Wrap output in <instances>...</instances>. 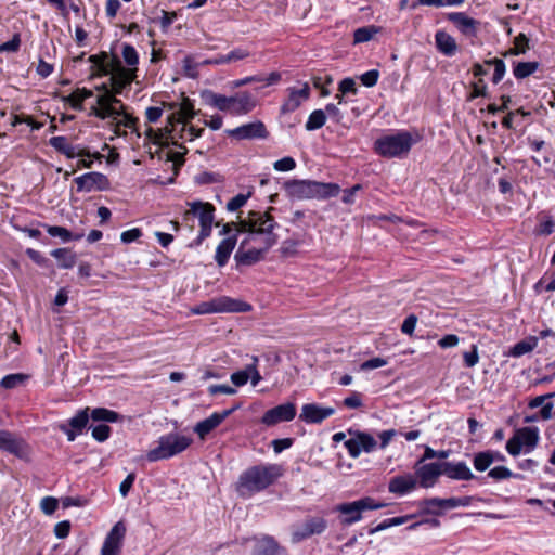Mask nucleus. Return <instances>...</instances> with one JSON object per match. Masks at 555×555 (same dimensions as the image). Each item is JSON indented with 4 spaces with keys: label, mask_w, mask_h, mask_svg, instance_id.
Here are the masks:
<instances>
[{
    "label": "nucleus",
    "mask_w": 555,
    "mask_h": 555,
    "mask_svg": "<svg viewBox=\"0 0 555 555\" xmlns=\"http://www.w3.org/2000/svg\"><path fill=\"white\" fill-rule=\"evenodd\" d=\"M75 183L79 192H91L93 190H106L108 188V179L105 175L96 171L87 172L75 178Z\"/></svg>",
    "instance_id": "obj_20"
},
{
    "label": "nucleus",
    "mask_w": 555,
    "mask_h": 555,
    "mask_svg": "<svg viewBox=\"0 0 555 555\" xmlns=\"http://www.w3.org/2000/svg\"><path fill=\"white\" fill-rule=\"evenodd\" d=\"M378 78L379 72L377 69L367 70L360 76L361 82L369 88L374 87L377 83Z\"/></svg>",
    "instance_id": "obj_52"
},
{
    "label": "nucleus",
    "mask_w": 555,
    "mask_h": 555,
    "mask_svg": "<svg viewBox=\"0 0 555 555\" xmlns=\"http://www.w3.org/2000/svg\"><path fill=\"white\" fill-rule=\"evenodd\" d=\"M236 242H237L236 235H232V236L223 238L218 244V246L216 248V254H215V261L217 262V264L220 268L224 267L228 263L230 256L236 246Z\"/></svg>",
    "instance_id": "obj_29"
},
{
    "label": "nucleus",
    "mask_w": 555,
    "mask_h": 555,
    "mask_svg": "<svg viewBox=\"0 0 555 555\" xmlns=\"http://www.w3.org/2000/svg\"><path fill=\"white\" fill-rule=\"evenodd\" d=\"M474 500V496L449 499L431 498L420 501L418 506L422 508V513L424 514L440 515L441 513L438 512L437 508L452 509L461 506L465 507L469 506Z\"/></svg>",
    "instance_id": "obj_13"
},
{
    "label": "nucleus",
    "mask_w": 555,
    "mask_h": 555,
    "mask_svg": "<svg viewBox=\"0 0 555 555\" xmlns=\"http://www.w3.org/2000/svg\"><path fill=\"white\" fill-rule=\"evenodd\" d=\"M417 479L414 475H399L391 478L388 485V490L390 493L404 495L413 491L417 487Z\"/></svg>",
    "instance_id": "obj_26"
},
{
    "label": "nucleus",
    "mask_w": 555,
    "mask_h": 555,
    "mask_svg": "<svg viewBox=\"0 0 555 555\" xmlns=\"http://www.w3.org/2000/svg\"><path fill=\"white\" fill-rule=\"evenodd\" d=\"M284 189L287 195L295 199H326L337 196L340 192L337 183L297 179L285 182Z\"/></svg>",
    "instance_id": "obj_4"
},
{
    "label": "nucleus",
    "mask_w": 555,
    "mask_h": 555,
    "mask_svg": "<svg viewBox=\"0 0 555 555\" xmlns=\"http://www.w3.org/2000/svg\"><path fill=\"white\" fill-rule=\"evenodd\" d=\"M230 378H231V382L236 387L244 386L249 379V373H248L247 366L242 371H237V372H234L233 374H231Z\"/></svg>",
    "instance_id": "obj_56"
},
{
    "label": "nucleus",
    "mask_w": 555,
    "mask_h": 555,
    "mask_svg": "<svg viewBox=\"0 0 555 555\" xmlns=\"http://www.w3.org/2000/svg\"><path fill=\"white\" fill-rule=\"evenodd\" d=\"M474 468L477 472H485L492 465V457L490 452L482 451L474 455L473 459Z\"/></svg>",
    "instance_id": "obj_41"
},
{
    "label": "nucleus",
    "mask_w": 555,
    "mask_h": 555,
    "mask_svg": "<svg viewBox=\"0 0 555 555\" xmlns=\"http://www.w3.org/2000/svg\"><path fill=\"white\" fill-rule=\"evenodd\" d=\"M188 205L190 206V210L185 214V217L189 214H192L193 216L197 217L199 225L214 224L215 207L212 204L195 201L189 203Z\"/></svg>",
    "instance_id": "obj_24"
},
{
    "label": "nucleus",
    "mask_w": 555,
    "mask_h": 555,
    "mask_svg": "<svg viewBox=\"0 0 555 555\" xmlns=\"http://www.w3.org/2000/svg\"><path fill=\"white\" fill-rule=\"evenodd\" d=\"M49 144L57 152L64 154L67 158L90 156V153L85 149H78L72 145L66 137L57 135L49 140Z\"/></svg>",
    "instance_id": "obj_25"
},
{
    "label": "nucleus",
    "mask_w": 555,
    "mask_h": 555,
    "mask_svg": "<svg viewBox=\"0 0 555 555\" xmlns=\"http://www.w3.org/2000/svg\"><path fill=\"white\" fill-rule=\"evenodd\" d=\"M491 70L493 69L492 81L493 83H498L502 80L505 74V64L500 59L490 60Z\"/></svg>",
    "instance_id": "obj_45"
},
{
    "label": "nucleus",
    "mask_w": 555,
    "mask_h": 555,
    "mask_svg": "<svg viewBox=\"0 0 555 555\" xmlns=\"http://www.w3.org/2000/svg\"><path fill=\"white\" fill-rule=\"evenodd\" d=\"M326 529V520L323 517H310L301 524L293 527L292 541L298 543L314 534H321Z\"/></svg>",
    "instance_id": "obj_14"
},
{
    "label": "nucleus",
    "mask_w": 555,
    "mask_h": 555,
    "mask_svg": "<svg viewBox=\"0 0 555 555\" xmlns=\"http://www.w3.org/2000/svg\"><path fill=\"white\" fill-rule=\"evenodd\" d=\"M386 364H387V360H385L384 358L376 357V358H372L370 360L364 361L361 364V370L362 371L374 370V369L382 367Z\"/></svg>",
    "instance_id": "obj_61"
},
{
    "label": "nucleus",
    "mask_w": 555,
    "mask_h": 555,
    "mask_svg": "<svg viewBox=\"0 0 555 555\" xmlns=\"http://www.w3.org/2000/svg\"><path fill=\"white\" fill-rule=\"evenodd\" d=\"M100 92L96 95L95 103L90 107V115L99 119L116 120L124 113V103L115 96L114 92H108V86L102 83L96 87Z\"/></svg>",
    "instance_id": "obj_8"
},
{
    "label": "nucleus",
    "mask_w": 555,
    "mask_h": 555,
    "mask_svg": "<svg viewBox=\"0 0 555 555\" xmlns=\"http://www.w3.org/2000/svg\"><path fill=\"white\" fill-rule=\"evenodd\" d=\"M376 33L375 29L371 28V27H361V28H358L356 31H354V35H353V40L356 43H362V42H366L369 40L372 39L373 35Z\"/></svg>",
    "instance_id": "obj_49"
},
{
    "label": "nucleus",
    "mask_w": 555,
    "mask_h": 555,
    "mask_svg": "<svg viewBox=\"0 0 555 555\" xmlns=\"http://www.w3.org/2000/svg\"><path fill=\"white\" fill-rule=\"evenodd\" d=\"M283 475L278 464H260L243 472L236 482V491L242 498H250L273 485Z\"/></svg>",
    "instance_id": "obj_3"
},
{
    "label": "nucleus",
    "mask_w": 555,
    "mask_h": 555,
    "mask_svg": "<svg viewBox=\"0 0 555 555\" xmlns=\"http://www.w3.org/2000/svg\"><path fill=\"white\" fill-rule=\"evenodd\" d=\"M47 232L53 237H60L63 242L79 241L82 234H72L66 228L60 225H46Z\"/></svg>",
    "instance_id": "obj_39"
},
{
    "label": "nucleus",
    "mask_w": 555,
    "mask_h": 555,
    "mask_svg": "<svg viewBox=\"0 0 555 555\" xmlns=\"http://www.w3.org/2000/svg\"><path fill=\"white\" fill-rule=\"evenodd\" d=\"M437 49L447 56H452L457 50L454 38L446 31L439 30L435 35Z\"/></svg>",
    "instance_id": "obj_32"
},
{
    "label": "nucleus",
    "mask_w": 555,
    "mask_h": 555,
    "mask_svg": "<svg viewBox=\"0 0 555 555\" xmlns=\"http://www.w3.org/2000/svg\"><path fill=\"white\" fill-rule=\"evenodd\" d=\"M463 358H464V363L467 367L475 366L479 361L477 346L473 345L472 350L464 352Z\"/></svg>",
    "instance_id": "obj_64"
},
{
    "label": "nucleus",
    "mask_w": 555,
    "mask_h": 555,
    "mask_svg": "<svg viewBox=\"0 0 555 555\" xmlns=\"http://www.w3.org/2000/svg\"><path fill=\"white\" fill-rule=\"evenodd\" d=\"M442 475L453 480H472L475 475L465 462H442Z\"/></svg>",
    "instance_id": "obj_27"
},
{
    "label": "nucleus",
    "mask_w": 555,
    "mask_h": 555,
    "mask_svg": "<svg viewBox=\"0 0 555 555\" xmlns=\"http://www.w3.org/2000/svg\"><path fill=\"white\" fill-rule=\"evenodd\" d=\"M179 125V131H177L176 125H171L170 132H175V134L171 135L173 144H176L177 139L193 141L194 139L199 138L204 132V128H196L195 126L190 125V122H182Z\"/></svg>",
    "instance_id": "obj_30"
},
{
    "label": "nucleus",
    "mask_w": 555,
    "mask_h": 555,
    "mask_svg": "<svg viewBox=\"0 0 555 555\" xmlns=\"http://www.w3.org/2000/svg\"><path fill=\"white\" fill-rule=\"evenodd\" d=\"M488 476L495 481L508 479L513 473L505 466H495L489 470Z\"/></svg>",
    "instance_id": "obj_47"
},
{
    "label": "nucleus",
    "mask_w": 555,
    "mask_h": 555,
    "mask_svg": "<svg viewBox=\"0 0 555 555\" xmlns=\"http://www.w3.org/2000/svg\"><path fill=\"white\" fill-rule=\"evenodd\" d=\"M470 87H472V92L468 95V100H474L476 98H486V96H488L487 85H486V82L483 81L482 78H479L478 80L473 81L470 83Z\"/></svg>",
    "instance_id": "obj_44"
},
{
    "label": "nucleus",
    "mask_w": 555,
    "mask_h": 555,
    "mask_svg": "<svg viewBox=\"0 0 555 555\" xmlns=\"http://www.w3.org/2000/svg\"><path fill=\"white\" fill-rule=\"evenodd\" d=\"M88 61L96 68L99 76L109 75L108 92H114L115 96L121 94L137 77L138 68H125L117 56L106 52L90 55Z\"/></svg>",
    "instance_id": "obj_2"
},
{
    "label": "nucleus",
    "mask_w": 555,
    "mask_h": 555,
    "mask_svg": "<svg viewBox=\"0 0 555 555\" xmlns=\"http://www.w3.org/2000/svg\"><path fill=\"white\" fill-rule=\"evenodd\" d=\"M297 247H298V241H295L293 238L285 240L280 247V251H281L282 256L291 257L297 253Z\"/></svg>",
    "instance_id": "obj_54"
},
{
    "label": "nucleus",
    "mask_w": 555,
    "mask_h": 555,
    "mask_svg": "<svg viewBox=\"0 0 555 555\" xmlns=\"http://www.w3.org/2000/svg\"><path fill=\"white\" fill-rule=\"evenodd\" d=\"M20 35L15 34L11 40L0 44V52H16L20 49Z\"/></svg>",
    "instance_id": "obj_57"
},
{
    "label": "nucleus",
    "mask_w": 555,
    "mask_h": 555,
    "mask_svg": "<svg viewBox=\"0 0 555 555\" xmlns=\"http://www.w3.org/2000/svg\"><path fill=\"white\" fill-rule=\"evenodd\" d=\"M296 416V405L292 402L274 406L261 417V423L268 427L274 426L282 422H291Z\"/></svg>",
    "instance_id": "obj_15"
},
{
    "label": "nucleus",
    "mask_w": 555,
    "mask_h": 555,
    "mask_svg": "<svg viewBox=\"0 0 555 555\" xmlns=\"http://www.w3.org/2000/svg\"><path fill=\"white\" fill-rule=\"evenodd\" d=\"M413 144L411 134L406 131H399L395 134L384 135L374 143L375 151L383 157H401L409 153Z\"/></svg>",
    "instance_id": "obj_9"
},
{
    "label": "nucleus",
    "mask_w": 555,
    "mask_h": 555,
    "mask_svg": "<svg viewBox=\"0 0 555 555\" xmlns=\"http://www.w3.org/2000/svg\"><path fill=\"white\" fill-rule=\"evenodd\" d=\"M250 309L251 306L247 302L233 299L228 296H221L209 301L202 302L194 309V313L247 312Z\"/></svg>",
    "instance_id": "obj_10"
},
{
    "label": "nucleus",
    "mask_w": 555,
    "mask_h": 555,
    "mask_svg": "<svg viewBox=\"0 0 555 555\" xmlns=\"http://www.w3.org/2000/svg\"><path fill=\"white\" fill-rule=\"evenodd\" d=\"M91 434L96 441L104 442L111 435V427L105 424H100L92 427Z\"/></svg>",
    "instance_id": "obj_46"
},
{
    "label": "nucleus",
    "mask_w": 555,
    "mask_h": 555,
    "mask_svg": "<svg viewBox=\"0 0 555 555\" xmlns=\"http://www.w3.org/2000/svg\"><path fill=\"white\" fill-rule=\"evenodd\" d=\"M204 99L208 105L234 116L246 115L256 106L255 99L246 91L237 92L232 96L209 91L204 94Z\"/></svg>",
    "instance_id": "obj_5"
},
{
    "label": "nucleus",
    "mask_w": 555,
    "mask_h": 555,
    "mask_svg": "<svg viewBox=\"0 0 555 555\" xmlns=\"http://www.w3.org/2000/svg\"><path fill=\"white\" fill-rule=\"evenodd\" d=\"M473 75L476 78H482L487 76L491 72V63L490 60L486 61L483 64L476 63L472 68Z\"/></svg>",
    "instance_id": "obj_60"
},
{
    "label": "nucleus",
    "mask_w": 555,
    "mask_h": 555,
    "mask_svg": "<svg viewBox=\"0 0 555 555\" xmlns=\"http://www.w3.org/2000/svg\"><path fill=\"white\" fill-rule=\"evenodd\" d=\"M237 406H233L231 409L223 410L221 412H215L207 418L198 422L194 426V433L204 440L208 434H210L214 429H216L225 418H228Z\"/></svg>",
    "instance_id": "obj_19"
},
{
    "label": "nucleus",
    "mask_w": 555,
    "mask_h": 555,
    "mask_svg": "<svg viewBox=\"0 0 555 555\" xmlns=\"http://www.w3.org/2000/svg\"><path fill=\"white\" fill-rule=\"evenodd\" d=\"M93 96V92L86 88H77L69 95L64 96L63 101L69 103L72 108L82 111V103L85 100Z\"/></svg>",
    "instance_id": "obj_33"
},
{
    "label": "nucleus",
    "mask_w": 555,
    "mask_h": 555,
    "mask_svg": "<svg viewBox=\"0 0 555 555\" xmlns=\"http://www.w3.org/2000/svg\"><path fill=\"white\" fill-rule=\"evenodd\" d=\"M296 167V162L291 156H285L273 164V168L276 171H291Z\"/></svg>",
    "instance_id": "obj_51"
},
{
    "label": "nucleus",
    "mask_w": 555,
    "mask_h": 555,
    "mask_svg": "<svg viewBox=\"0 0 555 555\" xmlns=\"http://www.w3.org/2000/svg\"><path fill=\"white\" fill-rule=\"evenodd\" d=\"M334 413V408L321 406L317 403H307L302 405L299 418L307 424H320Z\"/></svg>",
    "instance_id": "obj_21"
},
{
    "label": "nucleus",
    "mask_w": 555,
    "mask_h": 555,
    "mask_svg": "<svg viewBox=\"0 0 555 555\" xmlns=\"http://www.w3.org/2000/svg\"><path fill=\"white\" fill-rule=\"evenodd\" d=\"M506 450L512 455L520 453V429H515L513 437L506 443Z\"/></svg>",
    "instance_id": "obj_50"
},
{
    "label": "nucleus",
    "mask_w": 555,
    "mask_h": 555,
    "mask_svg": "<svg viewBox=\"0 0 555 555\" xmlns=\"http://www.w3.org/2000/svg\"><path fill=\"white\" fill-rule=\"evenodd\" d=\"M442 462L416 464L415 478L422 488H431L442 475Z\"/></svg>",
    "instance_id": "obj_17"
},
{
    "label": "nucleus",
    "mask_w": 555,
    "mask_h": 555,
    "mask_svg": "<svg viewBox=\"0 0 555 555\" xmlns=\"http://www.w3.org/2000/svg\"><path fill=\"white\" fill-rule=\"evenodd\" d=\"M528 143L530 144L531 149L534 152L540 153L538 156H532V159L541 166L543 163L547 164L550 162L548 157V150L545 149V142L540 139H531L530 137L527 138Z\"/></svg>",
    "instance_id": "obj_35"
},
{
    "label": "nucleus",
    "mask_w": 555,
    "mask_h": 555,
    "mask_svg": "<svg viewBox=\"0 0 555 555\" xmlns=\"http://www.w3.org/2000/svg\"><path fill=\"white\" fill-rule=\"evenodd\" d=\"M448 20L454 24L457 30L466 37L477 35L479 22L464 12H452L448 14Z\"/></svg>",
    "instance_id": "obj_23"
},
{
    "label": "nucleus",
    "mask_w": 555,
    "mask_h": 555,
    "mask_svg": "<svg viewBox=\"0 0 555 555\" xmlns=\"http://www.w3.org/2000/svg\"><path fill=\"white\" fill-rule=\"evenodd\" d=\"M90 417L95 422L115 423L119 420V414L105 408H96L89 415V409L86 408L73 416L67 424H61L60 430L67 436L68 441H74L78 435L82 434Z\"/></svg>",
    "instance_id": "obj_6"
},
{
    "label": "nucleus",
    "mask_w": 555,
    "mask_h": 555,
    "mask_svg": "<svg viewBox=\"0 0 555 555\" xmlns=\"http://www.w3.org/2000/svg\"><path fill=\"white\" fill-rule=\"evenodd\" d=\"M326 121V114L323 109L313 111L305 125L308 131H313L322 128Z\"/></svg>",
    "instance_id": "obj_40"
},
{
    "label": "nucleus",
    "mask_w": 555,
    "mask_h": 555,
    "mask_svg": "<svg viewBox=\"0 0 555 555\" xmlns=\"http://www.w3.org/2000/svg\"><path fill=\"white\" fill-rule=\"evenodd\" d=\"M171 128L169 129L168 127H166L164 129V131L162 129H153V128H147L146 129V135L151 139H153L155 142L157 143H162L163 142V139L165 140H168V137H165V133H169L170 137L172 134H175V132H170Z\"/></svg>",
    "instance_id": "obj_53"
},
{
    "label": "nucleus",
    "mask_w": 555,
    "mask_h": 555,
    "mask_svg": "<svg viewBox=\"0 0 555 555\" xmlns=\"http://www.w3.org/2000/svg\"><path fill=\"white\" fill-rule=\"evenodd\" d=\"M416 323H417V317L415 314L408 315L401 325V332L403 334L411 336L415 330Z\"/></svg>",
    "instance_id": "obj_59"
},
{
    "label": "nucleus",
    "mask_w": 555,
    "mask_h": 555,
    "mask_svg": "<svg viewBox=\"0 0 555 555\" xmlns=\"http://www.w3.org/2000/svg\"><path fill=\"white\" fill-rule=\"evenodd\" d=\"M349 435L350 438L344 444L352 459L359 457L361 452L371 453L377 447V441L369 433L349 430Z\"/></svg>",
    "instance_id": "obj_12"
},
{
    "label": "nucleus",
    "mask_w": 555,
    "mask_h": 555,
    "mask_svg": "<svg viewBox=\"0 0 555 555\" xmlns=\"http://www.w3.org/2000/svg\"><path fill=\"white\" fill-rule=\"evenodd\" d=\"M126 534V526L122 521L116 522L107 533L102 548L101 555H119L121 552L122 541Z\"/></svg>",
    "instance_id": "obj_16"
},
{
    "label": "nucleus",
    "mask_w": 555,
    "mask_h": 555,
    "mask_svg": "<svg viewBox=\"0 0 555 555\" xmlns=\"http://www.w3.org/2000/svg\"><path fill=\"white\" fill-rule=\"evenodd\" d=\"M539 441V430L537 427H522V452L527 453L533 449Z\"/></svg>",
    "instance_id": "obj_37"
},
{
    "label": "nucleus",
    "mask_w": 555,
    "mask_h": 555,
    "mask_svg": "<svg viewBox=\"0 0 555 555\" xmlns=\"http://www.w3.org/2000/svg\"><path fill=\"white\" fill-rule=\"evenodd\" d=\"M249 197L250 193L235 195L228 202L227 209L229 211H236L246 204Z\"/></svg>",
    "instance_id": "obj_48"
},
{
    "label": "nucleus",
    "mask_w": 555,
    "mask_h": 555,
    "mask_svg": "<svg viewBox=\"0 0 555 555\" xmlns=\"http://www.w3.org/2000/svg\"><path fill=\"white\" fill-rule=\"evenodd\" d=\"M362 396L353 391L349 397L344 399V405L349 409H358L362 406Z\"/></svg>",
    "instance_id": "obj_63"
},
{
    "label": "nucleus",
    "mask_w": 555,
    "mask_h": 555,
    "mask_svg": "<svg viewBox=\"0 0 555 555\" xmlns=\"http://www.w3.org/2000/svg\"><path fill=\"white\" fill-rule=\"evenodd\" d=\"M257 555H285V551L281 548L271 537H263L257 542Z\"/></svg>",
    "instance_id": "obj_34"
},
{
    "label": "nucleus",
    "mask_w": 555,
    "mask_h": 555,
    "mask_svg": "<svg viewBox=\"0 0 555 555\" xmlns=\"http://www.w3.org/2000/svg\"><path fill=\"white\" fill-rule=\"evenodd\" d=\"M122 57L125 63L129 66L128 68H137L139 63V55L137 50L131 44H124Z\"/></svg>",
    "instance_id": "obj_42"
},
{
    "label": "nucleus",
    "mask_w": 555,
    "mask_h": 555,
    "mask_svg": "<svg viewBox=\"0 0 555 555\" xmlns=\"http://www.w3.org/2000/svg\"><path fill=\"white\" fill-rule=\"evenodd\" d=\"M192 438L178 433L163 435L157 440V446L146 453L149 462H157L171 459L192 444Z\"/></svg>",
    "instance_id": "obj_7"
},
{
    "label": "nucleus",
    "mask_w": 555,
    "mask_h": 555,
    "mask_svg": "<svg viewBox=\"0 0 555 555\" xmlns=\"http://www.w3.org/2000/svg\"><path fill=\"white\" fill-rule=\"evenodd\" d=\"M196 112L194 109V105L190 99H183L180 104L179 109L173 113L169 118V124L175 125L173 120H177V124L190 122L191 119L194 118Z\"/></svg>",
    "instance_id": "obj_31"
},
{
    "label": "nucleus",
    "mask_w": 555,
    "mask_h": 555,
    "mask_svg": "<svg viewBox=\"0 0 555 555\" xmlns=\"http://www.w3.org/2000/svg\"><path fill=\"white\" fill-rule=\"evenodd\" d=\"M338 91L343 94L357 93L356 82L352 78H344L339 82Z\"/></svg>",
    "instance_id": "obj_62"
},
{
    "label": "nucleus",
    "mask_w": 555,
    "mask_h": 555,
    "mask_svg": "<svg viewBox=\"0 0 555 555\" xmlns=\"http://www.w3.org/2000/svg\"><path fill=\"white\" fill-rule=\"evenodd\" d=\"M225 133L236 140L266 139L268 137V131L261 121L244 124L227 130Z\"/></svg>",
    "instance_id": "obj_18"
},
{
    "label": "nucleus",
    "mask_w": 555,
    "mask_h": 555,
    "mask_svg": "<svg viewBox=\"0 0 555 555\" xmlns=\"http://www.w3.org/2000/svg\"><path fill=\"white\" fill-rule=\"evenodd\" d=\"M0 450L23 459L28 453V446L22 439L8 430H0Z\"/></svg>",
    "instance_id": "obj_22"
},
{
    "label": "nucleus",
    "mask_w": 555,
    "mask_h": 555,
    "mask_svg": "<svg viewBox=\"0 0 555 555\" xmlns=\"http://www.w3.org/2000/svg\"><path fill=\"white\" fill-rule=\"evenodd\" d=\"M310 95V88L307 83H305L301 88L295 89L291 88L288 98L282 105L283 113H291L296 111L304 101H306Z\"/></svg>",
    "instance_id": "obj_28"
},
{
    "label": "nucleus",
    "mask_w": 555,
    "mask_h": 555,
    "mask_svg": "<svg viewBox=\"0 0 555 555\" xmlns=\"http://www.w3.org/2000/svg\"><path fill=\"white\" fill-rule=\"evenodd\" d=\"M384 506L385 504L376 503L374 499L366 496L358 501L340 504L337 506V511L347 516L343 522L351 525L361 519L362 512L379 509Z\"/></svg>",
    "instance_id": "obj_11"
},
{
    "label": "nucleus",
    "mask_w": 555,
    "mask_h": 555,
    "mask_svg": "<svg viewBox=\"0 0 555 555\" xmlns=\"http://www.w3.org/2000/svg\"><path fill=\"white\" fill-rule=\"evenodd\" d=\"M142 236V231L139 228H133L124 231L120 235V240L125 244L132 243Z\"/></svg>",
    "instance_id": "obj_58"
},
{
    "label": "nucleus",
    "mask_w": 555,
    "mask_h": 555,
    "mask_svg": "<svg viewBox=\"0 0 555 555\" xmlns=\"http://www.w3.org/2000/svg\"><path fill=\"white\" fill-rule=\"evenodd\" d=\"M27 379V376L21 373L17 374H10L4 376L1 382L0 386L5 389H12L18 386L20 384L24 383Z\"/></svg>",
    "instance_id": "obj_43"
},
{
    "label": "nucleus",
    "mask_w": 555,
    "mask_h": 555,
    "mask_svg": "<svg viewBox=\"0 0 555 555\" xmlns=\"http://www.w3.org/2000/svg\"><path fill=\"white\" fill-rule=\"evenodd\" d=\"M270 210L273 208L267 211L250 210L246 217L240 219L237 232L246 233V236L234 256L238 266H253L259 262L278 243L279 236L274 230L279 224L270 215Z\"/></svg>",
    "instance_id": "obj_1"
},
{
    "label": "nucleus",
    "mask_w": 555,
    "mask_h": 555,
    "mask_svg": "<svg viewBox=\"0 0 555 555\" xmlns=\"http://www.w3.org/2000/svg\"><path fill=\"white\" fill-rule=\"evenodd\" d=\"M59 502L55 498L46 496L40 502L42 512L47 515L53 514L57 508Z\"/></svg>",
    "instance_id": "obj_55"
},
{
    "label": "nucleus",
    "mask_w": 555,
    "mask_h": 555,
    "mask_svg": "<svg viewBox=\"0 0 555 555\" xmlns=\"http://www.w3.org/2000/svg\"><path fill=\"white\" fill-rule=\"evenodd\" d=\"M126 105L124 104V113L117 117L116 120H112V125L114 126V133L119 135L120 134V127L127 128V129H134L138 119L133 117L131 114H129L126 109Z\"/></svg>",
    "instance_id": "obj_36"
},
{
    "label": "nucleus",
    "mask_w": 555,
    "mask_h": 555,
    "mask_svg": "<svg viewBox=\"0 0 555 555\" xmlns=\"http://www.w3.org/2000/svg\"><path fill=\"white\" fill-rule=\"evenodd\" d=\"M51 255L60 260V267L70 269L76 263V256L66 248H57L51 251Z\"/></svg>",
    "instance_id": "obj_38"
}]
</instances>
